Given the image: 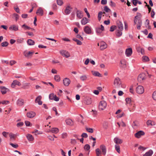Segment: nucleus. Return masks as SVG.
<instances>
[{"label":"nucleus","instance_id":"37","mask_svg":"<svg viewBox=\"0 0 156 156\" xmlns=\"http://www.w3.org/2000/svg\"><path fill=\"white\" fill-rule=\"evenodd\" d=\"M51 131L53 133H56L58 132L59 129L57 128H53L51 129Z\"/></svg>","mask_w":156,"mask_h":156},{"label":"nucleus","instance_id":"23","mask_svg":"<svg viewBox=\"0 0 156 156\" xmlns=\"http://www.w3.org/2000/svg\"><path fill=\"white\" fill-rule=\"evenodd\" d=\"M9 28L10 30H13L15 31H17L18 30V27L15 25H13L11 26Z\"/></svg>","mask_w":156,"mask_h":156},{"label":"nucleus","instance_id":"49","mask_svg":"<svg viewBox=\"0 0 156 156\" xmlns=\"http://www.w3.org/2000/svg\"><path fill=\"white\" fill-rule=\"evenodd\" d=\"M86 129L87 131L89 133H93V129L92 128H86Z\"/></svg>","mask_w":156,"mask_h":156},{"label":"nucleus","instance_id":"56","mask_svg":"<svg viewBox=\"0 0 156 156\" xmlns=\"http://www.w3.org/2000/svg\"><path fill=\"white\" fill-rule=\"evenodd\" d=\"M104 10L107 12H109L110 10L107 6H105L104 8Z\"/></svg>","mask_w":156,"mask_h":156},{"label":"nucleus","instance_id":"60","mask_svg":"<svg viewBox=\"0 0 156 156\" xmlns=\"http://www.w3.org/2000/svg\"><path fill=\"white\" fill-rule=\"evenodd\" d=\"M9 103L8 101H3L2 102V104L3 105H7Z\"/></svg>","mask_w":156,"mask_h":156},{"label":"nucleus","instance_id":"15","mask_svg":"<svg viewBox=\"0 0 156 156\" xmlns=\"http://www.w3.org/2000/svg\"><path fill=\"white\" fill-rule=\"evenodd\" d=\"M41 96L39 95L36 98L35 100V102L38 103L39 105H41L42 104V102L41 101Z\"/></svg>","mask_w":156,"mask_h":156},{"label":"nucleus","instance_id":"43","mask_svg":"<svg viewBox=\"0 0 156 156\" xmlns=\"http://www.w3.org/2000/svg\"><path fill=\"white\" fill-rule=\"evenodd\" d=\"M9 43L7 41H4L1 44V45L3 47H6L8 46Z\"/></svg>","mask_w":156,"mask_h":156},{"label":"nucleus","instance_id":"61","mask_svg":"<svg viewBox=\"0 0 156 156\" xmlns=\"http://www.w3.org/2000/svg\"><path fill=\"white\" fill-rule=\"evenodd\" d=\"M23 125V123L22 122H20L17 124L16 126L17 127L22 126Z\"/></svg>","mask_w":156,"mask_h":156},{"label":"nucleus","instance_id":"9","mask_svg":"<svg viewBox=\"0 0 156 156\" xmlns=\"http://www.w3.org/2000/svg\"><path fill=\"white\" fill-rule=\"evenodd\" d=\"M84 31L87 34H90L91 33V28L88 26H86L84 27Z\"/></svg>","mask_w":156,"mask_h":156},{"label":"nucleus","instance_id":"21","mask_svg":"<svg viewBox=\"0 0 156 156\" xmlns=\"http://www.w3.org/2000/svg\"><path fill=\"white\" fill-rule=\"evenodd\" d=\"M81 23L82 25H85L88 23V20L86 17H84L81 20Z\"/></svg>","mask_w":156,"mask_h":156},{"label":"nucleus","instance_id":"52","mask_svg":"<svg viewBox=\"0 0 156 156\" xmlns=\"http://www.w3.org/2000/svg\"><path fill=\"white\" fill-rule=\"evenodd\" d=\"M152 98L154 100H156V90L153 93Z\"/></svg>","mask_w":156,"mask_h":156},{"label":"nucleus","instance_id":"33","mask_svg":"<svg viewBox=\"0 0 156 156\" xmlns=\"http://www.w3.org/2000/svg\"><path fill=\"white\" fill-rule=\"evenodd\" d=\"M80 79L81 80L84 81L87 80V76L86 75H83L80 76Z\"/></svg>","mask_w":156,"mask_h":156},{"label":"nucleus","instance_id":"39","mask_svg":"<svg viewBox=\"0 0 156 156\" xmlns=\"http://www.w3.org/2000/svg\"><path fill=\"white\" fill-rule=\"evenodd\" d=\"M73 40L76 42L77 44L79 45H81L82 44V42L76 38H73Z\"/></svg>","mask_w":156,"mask_h":156},{"label":"nucleus","instance_id":"38","mask_svg":"<svg viewBox=\"0 0 156 156\" xmlns=\"http://www.w3.org/2000/svg\"><path fill=\"white\" fill-rule=\"evenodd\" d=\"M105 14V12H104L103 13L102 12H99L98 14V19L99 21H100L101 19V16L103 13Z\"/></svg>","mask_w":156,"mask_h":156},{"label":"nucleus","instance_id":"20","mask_svg":"<svg viewBox=\"0 0 156 156\" xmlns=\"http://www.w3.org/2000/svg\"><path fill=\"white\" fill-rule=\"evenodd\" d=\"M100 148L102 151V154L104 155H105L106 152L105 146L104 145H101L100 146Z\"/></svg>","mask_w":156,"mask_h":156},{"label":"nucleus","instance_id":"32","mask_svg":"<svg viewBox=\"0 0 156 156\" xmlns=\"http://www.w3.org/2000/svg\"><path fill=\"white\" fill-rule=\"evenodd\" d=\"M140 16H141V14L140 13H138L137 15L135 17V19L134 20V24L135 25L136 24L137 20L140 18Z\"/></svg>","mask_w":156,"mask_h":156},{"label":"nucleus","instance_id":"42","mask_svg":"<svg viewBox=\"0 0 156 156\" xmlns=\"http://www.w3.org/2000/svg\"><path fill=\"white\" fill-rule=\"evenodd\" d=\"M90 148V147L89 145L88 144H86L84 147V148L85 151H89Z\"/></svg>","mask_w":156,"mask_h":156},{"label":"nucleus","instance_id":"11","mask_svg":"<svg viewBox=\"0 0 156 156\" xmlns=\"http://www.w3.org/2000/svg\"><path fill=\"white\" fill-rule=\"evenodd\" d=\"M75 9L76 10V13L77 17L79 19H81L83 17L82 12L80 10L77 9V8H75Z\"/></svg>","mask_w":156,"mask_h":156},{"label":"nucleus","instance_id":"59","mask_svg":"<svg viewBox=\"0 0 156 156\" xmlns=\"http://www.w3.org/2000/svg\"><path fill=\"white\" fill-rule=\"evenodd\" d=\"M76 37L77 38L79 39L81 41H83V37L79 34H77L76 36Z\"/></svg>","mask_w":156,"mask_h":156},{"label":"nucleus","instance_id":"44","mask_svg":"<svg viewBox=\"0 0 156 156\" xmlns=\"http://www.w3.org/2000/svg\"><path fill=\"white\" fill-rule=\"evenodd\" d=\"M142 60L143 61L147 62L149 61V59L148 57L146 56H143L142 57Z\"/></svg>","mask_w":156,"mask_h":156},{"label":"nucleus","instance_id":"17","mask_svg":"<svg viewBox=\"0 0 156 156\" xmlns=\"http://www.w3.org/2000/svg\"><path fill=\"white\" fill-rule=\"evenodd\" d=\"M70 83V80L67 78H66L63 80V83L65 86H68Z\"/></svg>","mask_w":156,"mask_h":156},{"label":"nucleus","instance_id":"63","mask_svg":"<svg viewBox=\"0 0 156 156\" xmlns=\"http://www.w3.org/2000/svg\"><path fill=\"white\" fill-rule=\"evenodd\" d=\"M139 49L140 50V51L142 55H144V49L140 48V47H139Z\"/></svg>","mask_w":156,"mask_h":156},{"label":"nucleus","instance_id":"30","mask_svg":"<svg viewBox=\"0 0 156 156\" xmlns=\"http://www.w3.org/2000/svg\"><path fill=\"white\" fill-rule=\"evenodd\" d=\"M138 125V122L136 121H135L133 122L132 126L133 129H136Z\"/></svg>","mask_w":156,"mask_h":156},{"label":"nucleus","instance_id":"12","mask_svg":"<svg viewBox=\"0 0 156 156\" xmlns=\"http://www.w3.org/2000/svg\"><path fill=\"white\" fill-rule=\"evenodd\" d=\"M36 115V113L32 111L28 112L27 114V116L29 118H32L34 117Z\"/></svg>","mask_w":156,"mask_h":156},{"label":"nucleus","instance_id":"46","mask_svg":"<svg viewBox=\"0 0 156 156\" xmlns=\"http://www.w3.org/2000/svg\"><path fill=\"white\" fill-rule=\"evenodd\" d=\"M119 30H117V31L116 35L118 37H120L121 36L122 34V32Z\"/></svg>","mask_w":156,"mask_h":156},{"label":"nucleus","instance_id":"19","mask_svg":"<svg viewBox=\"0 0 156 156\" xmlns=\"http://www.w3.org/2000/svg\"><path fill=\"white\" fill-rule=\"evenodd\" d=\"M66 124L69 126H72L73 125V121L71 119H68L66 120Z\"/></svg>","mask_w":156,"mask_h":156},{"label":"nucleus","instance_id":"22","mask_svg":"<svg viewBox=\"0 0 156 156\" xmlns=\"http://www.w3.org/2000/svg\"><path fill=\"white\" fill-rule=\"evenodd\" d=\"M114 141L116 144H120L122 142V140L118 137L115 138L114 139Z\"/></svg>","mask_w":156,"mask_h":156},{"label":"nucleus","instance_id":"62","mask_svg":"<svg viewBox=\"0 0 156 156\" xmlns=\"http://www.w3.org/2000/svg\"><path fill=\"white\" fill-rule=\"evenodd\" d=\"M81 136L83 138H87L88 137L87 134L86 133H83Z\"/></svg>","mask_w":156,"mask_h":156},{"label":"nucleus","instance_id":"57","mask_svg":"<svg viewBox=\"0 0 156 156\" xmlns=\"http://www.w3.org/2000/svg\"><path fill=\"white\" fill-rule=\"evenodd\" d=\"M67 135L66 133H63L62 134V137L63 139L67 137Z\"/></svg>","mask_w":156,"mask_h":156},{"label":"nucleus","instance_id":"48","mask_svg":"<svg viewBox=\"0 0 156 156\" xmlns=\"http://www.w3.org/2000/svg\"><path fill=\"white\" fill-rule=\"evenodd\" d=\"M57 3L58 5L60 6L62 5L63 4L62 0H57Z\"/></svg>","mask_w":156,"mask_h":156},{"label":"nucleus","instance_id":"29","mask_svg":"<svg viewBox=\"0 0 156 156\" xmlns=\"http://www.w3.org/2000/svg\"><path fill=\"white\" fill-rule=\"evenodd\" d=\"M36 13L41 16H42L43 14V11L42 9L41 8H40L37 10Z\"/></svg>","mask_w":156,"mask_h":156},{"label":"nucleus","instance_id":"35","mask_svg":"<svg viewBox=\"0 0 156 156\" xmlns=\"http://www.w3.org/2000/svg\"><path fill=\"white\" fill-rule=\"evenodd\" d=\"M21 27L25 30H29L31 29V28H30V27L26 25L25 24L22 25L21 26Z\"/></svg>","mask_w":156,"mask_h":156},{"label":"nucleus","instance_id":"26","mask_svg":"<svg viewBox=\"0 0 156 156\" xmlns=\"http://www.w3.org/2000/svg\"><path fill=\"white\" fill-rule=\"evenodd\" d=\"M147 124L148 126H153L155 125V122L154 121H152L151 120H148L147 122Z\"/></svg>","mask_w":156,"mask_h":156},{"label":"nucleus","instance_id":"4","mask_svg":"<svg viewBox=\"0 0 156 156\" xmlns=\"http://www.w3.org/2000/svg\"><path fill=\"white\" fill-rule=\"evenodd\" d=\"M72 8L71 7L70 4H68L66 7L65 9L64 12L66 15L69 14L71 11Z\"/></svg>","mask_w":156,"mask_h":156},{"label":"nucleus","instance_id":"6","mask_svg":"<svg viewBox=\"0 0 156 156\" xmlns=\"http://www.w3.org/2000/svg\"><path fill=\"white\" fill-rule=\"evenodd\" d=\"M100 49L101 50H103L107 47L108 45L104 41H101L100 42Z\"/></svg>","mask_w":156,"mask_h":156},{"label":"nucleus","instance_id":"14","mask_svg":"<svg viewBox=\"0 0 156 156\" xmlns=\"http://www.w3.org/2000/svg\"><path fill=\"white\" fill-rule=\"evenodd\" d=\"M117 24L118 27L120 30L122 31L123 30V24L121 21H117Z\"/></svg>","mask_w":156,"mask_h":156},{"label":"nucleus","instance_id":"27","mask_svg":"<svg viewBox=\"0 0 156 156\" xmlns=\"http://www.w3.org/2000/svg\"><path fill=\"white\" fill-rule=\"evenodd\" d=\"M17 104L19 106H22L24 104V100L23 99H19L17 101Z\"/></svg>","mask_w":156,"mask_h":156},{"label":"nucleus","instance_id":"1","mask_svg":"<svg viewBox=\"0 0 156 156\" xmlns=\"http://www.w3.org/2000/svg\"><path fill=\"white\" fill-rule=\"evenodd\" d=\"M113 85L115 88L119 89L122 86V83L119 77L116 78L114 80Z\"/></svg>","mask_w":156,"mask_h":156},{"label":"nucleus","instance_id":"55","mask_svg":"<svg viewBox=\"0 0 156 156\" xmlns=\"http://www.w3.org/2000/svg\"><path fill=\"white\" fill-rule=\"evenodd\" d=\"M126 101L127 104H130L131 102V99L130 98H126Z\"/></svg>","mask_w":156,"mask_h":156},{"label":"nucleus","instance_id":"58","mask_svg":"<svg viewBox=\"0 0 156 156\" xmlns=\"http://www.w3.org/2000/svg\"><path fill=\"white\" fill-rule=\"evenodd\" d=\"M9 136L11 139H12V138L14 139L15 135L14 134H13L12 133H11L9 134Z\"/></svg>","mask_w":156,"mask_h":156},{"label":"nucleus","instance_id":"13","mask_svg":"<svg viewBox=\"0 0 156 156\" xmlns=\"http://www.w3.org/2000/svg\"><path fill=\"white\" fill-rule=\"evenodd\" d=\"M0 89L1 92L3 94H5L7 91H9L8 89L3 86L0 87Z\"/></svg>","mask_w":156,"mask_h":156},{"label":"nucleus","instance_id":"53","mask_svg":"<svg viewBox=\"0 0 156 156\" xmlns=\"http://www.w3.org/2000/svg\"><path fill=\"white\" fill-rule=\"evenodd\" d=\"M10 144L13 147L17 148L18 147V145L17 144H14L12 143H10Z\"/></svg>","mask_w":156,"mask_h":156},{"label":"nucleus","instance_id":"8","mask_svg":"<svg viewBox=\"0 0 156 156\" xmlns=\"http://www.w3.org/2000/svg\"><path fill=\"white\" fill-rule=\"evenodd\" d=\"M145 134L144 132L142 131H139L135 134V136L137 138H139L141 137L142 136L144 135Z\"/></svg>","mask_w":156,"mask_h":156},{"label":"nucleus","instance_id":"24","mask_svg":"<svg viewBox=\"0 0 156 156\" xmlns=\"http://www.w3.org/2000/svg\"><path fill=\"white\" fill-rule=\"evenodd\" d=\"M153 151L152 150H150L146 152L143 156H151L153 154Z\"/></svg>","mask_w":156,"mask_h":156},{"label":"nucleus","instance_id":"28","mask_svg":"<svg viewBox=\"0 0 156 156\" xmlns=\"http://www.w3.org/2000/svg\"><path fill=\"white\" fill-rule=\"evenodd\" d=\"M34 53L33 52H32L31 51H29L28 52H27L26 53H24V55L27 58H29L31 57L33 55Z\"/></svg>","mask_w":156,"mask_h":156},{"label":"nucleus","instance_id":"54","mask_svg":"<svg viewBox=\"0 0 156 156\" xmlns=\"http://www.w3.org/2000/svg\"><path fill=\"white\" fill-rule=\"evenodd\" d=\"M84 10L85 12L87 14L88 18H90V15L89 13L88 12V11L87 10V9L86 8H85L84 9Z\"/></svg>","mask_w":156,"mask_h":156},{"label":"nucleus","instance_id":"50","mask_svg":"<svg viewBox=\"0 0 156 156\" xmlns=\"http://www.w3.org/2000/svg\"><path fill=\"white\" fill-rule=\"evenodd\" d=\"M96 152L97 156H99V154H101V151H100L99 148H97L96 149Z\"/></svg>","mask_w":156,"mask_h":156},{"label":"nucleus","instance_id":"18","mask_svg":"<svg viewBox=\"0 0 156 156\" xmlns=\"http://www.w3.org/2000/svg\"><path fill=\"white\" fill-rule=\"evenodd\" d=\"M16 85L20 86L21 85V83L18 81L14 80L11 84V87L12 88H14Z\"/></svg>","mask_w":156,"mask_h":156},{"label":"nucleus","instance_id":"25","mask_svg":"<svg viewBox=\"0 0 156 156\" xmlns=\"http://www.w3.org/2000/svg\"><path fill=\"white\" fill-rule=\"evenodd\" d=\"M26 137L28 140L29 141H32L34 139V137L30 134H27Z\"/></svg>","mask_w":156,"mask_h":156},{"label":"nucleus","instance_id":"64","mask_svg":"<svg viewBox=\"0 0 156 156\" xmlns=\"http://www.w3.org/2000/svg\"><path fill=\"white\" fill-rule=\"evenodd\" d=\"M29 83H26L23 86V88L24 89L27 88V87H29Z\"/></svg>","mask_w":156,"mask_h":156},{"label":"nucleus","instance_id":"2","mask_svg":"<svg viewBox=\"0 0 156 156\" xmlns=\"http://www.w3.org/2000/svg\"><path fill=\"white\" fill-rule=\"evenodd\" d=\"M107 104L106 102L104 101H101L99 105V108L101 110H104L106 107Z\"/></svg>","mask_w":156,"mask_h":156},{"label":"nucleus","instance_id":"51","mask_svg":"<svg viewBox=\"0 0 156 156\" xmlns=\"http://www.w3.org/2000/svg\"><path fill=\"white\" fill-rule=\"evenodd\" d=\"M102 31L100 28H97L96 29V31L97 34H101L102 33Z\"/></svg>","mask_w":156,"mask_h":156},{"label":"nucleus","instance_id":"45","mask_svg":"<svg viewBox=\"0 0 156 156\" xmlns=\"http://www.w3.org/2000/svg\"><path fill=\"white\" fill-rule=\"evenodd\" d=\"M117 28V26L115 25H112L111 27L110 31L111 32L113 31Z\"/></svg>","mask_w":156,"mask_h":156},{"label":"nucleus","instance_id":"47","mask_svg":"<svg viewBox=\"0 0 156 156\" xmlns=\"http://www.w3.org/2000/svg\"><path fill=\"white\" fill-rule=\"evenodd\" d=\"M55 95L53 93H52L49 95V99L50 100H53L55 97Z\"/></svg>","mask_w":156,"mask_h":156},{"label":"nucleus","instance_id":"5","mask_svg":"<svg viewBox=\"0 0 156 156\" xmlns=\"http://www.w3.org/2000/svg\"><path fill=\"white\" fill-rule=\"evenodd\" d=\"M145 79V75L144 73H142L140 74L137 78L138 80L140 82H142Z\"/></svg>","mask_w":156,"mask_h":156},{"label":"nucleus","instance_id":"40","mask_svg":"<svg viewBox=\"0 0 156 156\" xmlns=\"http://www.w3.org/2000/svg\"><path fill=\"white\" fill-rule=\"evenodd\" d=\"M115 149L119 153H120V147L119 145H115Z\"/></svg>","mask_w":156,"mask_h":156},{"label":"nucleus","instance_id":"31","mask_svg":"<svg viewBox=\"0 0 156 156\" xmlns=\"http://www.w3.org/2000/svg\"><path fill=\"white\" fill-rule=\"evenodd\" d=\"M120 63L123 67L125 68L126 67V62L125 59H123L121 60Z\"/></svg>","mask_w":156,"mask_h":156},{"label":"nucleus","instance_id":"7","mask_svg":"<svg viewBox=\"0 0 156 156\" xmlns=\"http://www.w3.org/2000/svg\"><path fill=\"white\" fill-rule=\"evenodd\" d=\"M60 54L63 56L66 57V58H68L70 56L69 53L66 51H60Z\"/></svg>","mask_w":156,"mask_h":156},{"label":"nucleus","instance_id":"10","mask_svg":"<svg viewBox=\"0 0 156 156\" xmlns=\"http://www.w3.org/2000/svg\"><path fill=\"white\" fill-rule=\"evenodd\" d=\"M132 49L131 48H127L126 49L125 53L127 57H129L132 54Z\"/></svg>","mask_w":156,"mask_h":156},{"label":"nucleus","instance_id":"3","mask_svg":"<svg viewBox=\"0 0 156 156\" xmlns=\"http://www.w3.org/2000/svg\"><path fill=\"white\" fill-rule=\"evenodd\" d=\"M136 91L138 94H141L144 92V89L142 86H139L136 88Z\"/></svg>","mask_w":156,"mask_h":156},{"label":"nucleus","instance_id":"16","mask_svg":"<svg viewBox=\"0 0 156 156\" xmlns=\"http://www.w3.org/2000/svg\"><path fill=\"white\" fill-rule=\"evenodd\" d=\"M92 102L91 99L89 97H86L85 98L84 103L87 105H90Z\"/></svg>","mask_w":156,"mask_h":156},{"label":"nucleus","instance_id":"36","mask_svg":"<svg viewBox=\"0 0 156 156\" xmlns=\"http://www.w3.org/2000/svg\"><path fill=\"white\" fill-rule=\"evenodd\" d=\"M93 74L95 76L98 77H101L102 76L101 74L100 73L98 72L97 71H92Z\"/></svg>","mask_w":156,"mask_h":156},{"label":"nucleus","instance_id":"41","mask_svg":"<svg viewBox=\"0 0 156 156\" xmlns=\"http://www.w3.org/2000/svg\"><path fill=\"white\" fill-rule=\"evenodd\" d=\"M55 80L57 82H59L60 80V78L59 75H56L54 76Z\"/></svg>","mask_w":156,"mask_h":156},{"label":"nucleus","instance_id":"34","mask_svg":"<svg viewBox=\"0 0 156 156\" xmlns=\"http://www.w3.org/2000/svg\"><path fill=\"white\" fill-rule=\"evenodd\" d=\"M28 44L29 45H32L34 44L35 42L32 39H29L27 41Z\"/></svg>","mask_w":156,"mask_h":156}]
</instances>
